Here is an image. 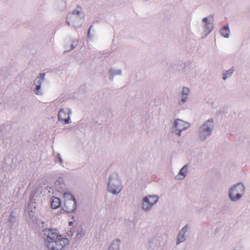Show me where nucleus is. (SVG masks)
<instances>
[{
    "mask_svg": "<svg viewBox=\"0 0 250 250\" xmlns=\"http://www.w3.org/2000/svg\"><path fill=\"white\" fill-rule=\"evenodd\" d=\"M189 92V89L188 88L184 87L183 89V97L182 100L183 102H184L186 99H187V96Z\"/></svg>",
    "mask_w": 250,
    "mask_h": 250,
    "instance_id": "obj_16",
    "label": "nucleus"
},
{
    "mask_svg": "<svg viewBox=\"0 0 250 250\" xmlns=\"http://www.w3.org/2000/svg\"><path fill=\"white\" fill-rule=\"evenodd\" d=\"M158 198L156 196H149L144 199L143 208L145 210L149 209L152 206L155 204L158 201Z\"/></svg>",
    "mask_w": 250,
    "mask_h": 250,
    "instance_id": "obj_6",
    "label": "nucleus"
},
{
    "mask_svg": "<svg viewBox=\"0 0 250 250\" xmlns=\"http://www.w3.org/2000/svg\"><path fill=\"white\" fill-rule=\"evenodd\" d=\"M187 226L184 227L179 232L177 240V243L179 244L185 240V234L187 230Z\"/></svg>",
    "mask_w": 250,
    "mask_h": 250,
    "instance_id": "obj_11",
    "label": "nucleus"
},
{
    "mask_svg": "<svg viewBox=\"0 0 250 250\" xmlns=\"http://www.w3.org/2000/svg\"><path fill=\"white\" fill-rule=\"evenodd\" d=\"M233 70L232 69H230L229 70L227 71L226 74H224L223 79L225 80L227 77V75L230 76L233 73Z\"/></svg>",
    "mask_w": 250,
    "mask_h": 250,
    "instance_id": "obj_17",
    "label": "nucleus"
},
{
    "mask_svg": "<svg viewBox=\"0 0 250 250\" xmlns=\"http://www.w3.org/2000/svg\"><path fill=\"white\" fill-rule=\"evenodd\" d=\"M175 127L178 131V136L181 135V132L188 127L189 124L181 120H176L174 123Z\"/></svg>",
    "mask_w": 250,
    "mask_h": 250,
    "instance_id": "obj_7",
    "label": "nucleus"
},
{
    "mask_svg": "<svg viewBox=\"0 0 250 250\" xmlns=\"http://www.w3.org/2000/svg\"><path fill=\"white\" fill-rule=\"evenodd\" d=\"M72 222H69V226H70L72 224Z\"/></svg>",
    "mask_w": 250,
    "mask_h": 250,
    "instance_id": "obj_20",
    "label": "nucleus"
},
{
    "mask_svg": "<svg viewBox=\"0 0 250 250\" xmlns=\"http://www.w3.org/2000/svg\"><path fill=\"white\" fill-rule=\"evenodd\" d=\"M64 206L63 209L66 212H71L75 210L77 207V202L74 197L69 193L63 194Z\"/></svg>",
    "mask_w": 250,
    "mask_h": 250,
    "instance_id": "obj_2",
    "label": "nucleus"
},
{
    "mask_svg": "<svg viewBox=\"0 0 250 250\" xmlns=\"http://www.w3.org/2000/svg\"><path fill=\"white\" fill-rule=\"evenodd\" d=\"M220 34L225 38L229 37V26L226 25L222 28L220 30Z\"/></svg>",
    "mask_w": 250,
    "mask_h": 250,
    "instance_id": "obj_14",
    "label": "nucleus"
},
{
    "mask_svg": "<svg viewBox=\"0 0 250 250\" xmlns=\"http://www.w3.org/2000/svg\"><path fill=\"white\" fill-rule=\"evenodd\" d=\"M58 119L65 124L68 123L70 119L69 112L64 109H61L59 112Z\"/></svg>",
    "mask_w": 250,
    "mask_h": 250,
    "instance_id": "obj_8",
    "label": "nucleus"
},
{
    "mask_svg": "<svg viewBox=\"0 0 250 250\" xmlns=\"http://www.w3.org/2000/svg\"><path fill=\"white\" fill-rule=\"evenodd\" d=\"M45 74L44 73H42L40 74V77H38L36 80V82L38 83V84L36 85V94H39V91L40 89L41 88V83L42 82L44 78Z\"/></svg>",
    "mask_w": 250,
    "mask_h": 250,
    "instance_id": "obj_12",
    "label": "nucleus"
},
{
    "mask_svg": "<svg viewBox=\"0 0 250 250\" xmlns=\"http://www.w3.org/2000/svg\"><path fill=\"white\" fill-rule=\"evenodd\" d=\"M36 192H35L34 191H33L31 195H30V203H35L34 202H33L32 200L34 198V197L35 196V194H36Z\"/></svg>",
    "mask_w": 250,
    "mask_h": 250,
    "instance_id": "obj_18",
    "label": "nucleus"
},
{
    "mask_svg": "<svg viewBox=\"0 0 250 250\" xmlns=\"http://www.w3.org/2000/svg\"><path fill=\"white\" fill-rule=\"evenodd\" d=\"M80 12L78 11H73L72 14H69L67 17L66 22L68 25L75 26L74 22L78 19V16Z\"/></svg>",
    "mask_w": 250,
    "mask_h": 250,
    "instance_id": "obj_9",
    "label": "nucleus"
},
{
    "mask_svg": "<svg viewBox=\"0 0 250 250\" xmlns=\"http://www.w3.org/2000/svg\"><path fill=\"white\" fill-rule=\"evenodd\" d=\"M108 189L113 194L118 193L121 190V182L116 173L113 174L109 178Z\"/></svg>",
    "mask_w": 250,
    "mask_h": 250,
    "instance_id": "obj_3",
    "label": "nucleus"
},
{
    "mask_svg": "<svg viewBox=\"0 0 250 250\" xmlns=\"http://www.w3.org/2000/svg\"><path fill=\"white\" fill-rule=\"evenodd\" d=\"M245 191V187L240 184H237L231 188L229 190V196L230 199L235 201L239 199Z\"/></svg>",
    "mask_w": 250,
    "mask_h": 250,
    "instance_id": "obj_4",
    "label": "nucleus"
},
{
    "mask_svg": "<svg viewBox=\"0 0 250 250\" xmlns=\"http://www.w3.org/2000/svg\"><path fill=\"white\" fill-rule=\"evenodd\" d=\"M117 250H118V248H117Z\"/></svg>",
    "mask_w": 250,
    "mask_h": 250,
    "instance_id": "obj_21",
    "label": "nucleus"
},
{
    "mask_svg": "<svg viewBox=\"0 0 250 250\" xmlns=\"http://www.w3.org/2000/svg\"><path fill=\"white\" fill-rule=\"evenodd\" d=\"M112 248H112V246H110V247H109V249H108V250H112Z\"/></svg>",
    "mask_w": 250,
    "mask_h": 250,
    "instance_id": "obj_19",
    "label": "nucleus"
},
{
    "mask_svg": "<svg viewBox=\"0 0 250 250\" xmlns=\"http://www.w3.org/2000/svg\"><path fill=\"white\" fill-rule=\"evenodd\" d=\"M187 168L186 166H184L180 170L178 175L177 176L178 179H183L187 173Z\"/></svg>",
    "mask_w": 250,
    "mask_h": 250,
    "instance_id": "obj_13",
    "label": "nucleus"
},
{
    "mask_svg": "<svg viewBox=\"0 0 250 250\" xmlns=\"http://www.w3.org/2000/svg\"><path fill=\"white\" fill-rule=\"evenodd\" d=\"M61 201L60 198L56 197H52L51 201V207L52 208H57L61 207Z\"/></svg>",
    "mask_w": 250,
    "mask_h": 250,
    "instance_id": "obj_10",
    "label": "nucleus"
},
{
    "mask_svg": "<svg viewBox=\"0 0 250 250\" xmlns=\"http://www.w3.org/2000/svg\"><path fill=\"white\" fill-rule=\"evenodd\" d=\"M68 242V239L60 235L57 230L50 229L47 231L45 244L48 249L61 250Z\"/></svg>",
    "mask_w": 250,
    "mask_h": 250,
    "instance_id": "obj_1",
    "label": "nucleus"
},
{
    "mask_svg": "<svg viewBox=\"0 0 250 250\" xmlns=\"http://www.w3.org/2000/svg\"><path fill=\"white\" fill-rule=\"evenodd\" d=\"M213 18L212 16H209L208 17L204 18L203 19V21L204 23H206V26H208V25L210 24L211 22H213Z\"/></svg>",
    "mask_w": 250,
    "mask_h": 250,
    "instance_id": "obj_15",
    "label": "nucleus"
},
{
    "mask_svg": "<svg viewBox=\"0 0 250 250\" xmlns=\"http://www.w3.org/2000/svg\"><path fill=\"white\" fill-rule=\"evenodd\" d=\"M213 127V119H210L204 124L200 128L201 137L205 139L206 137L209 135L212 131Z\"/></svg>",
    "mask_w": 250,
    "mask_h": 250,
    "instance_id": "obj_5",
    "label": "nucleus"
}]
</instances>
